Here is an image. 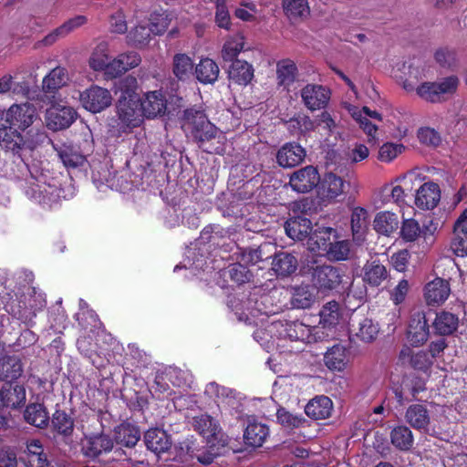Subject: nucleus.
Masks as SVG:
<instances>
[{
	"instance_id": "5fc2aeb1",
	"label": "nucleus",
	"mask_w": 467,
	"mask_h": 467,
	"mask_svg": "<svg viewBox=\"0 0 467 467\" xmlns=\"http://www.w3.org/2000/svg\"><path fill=\"white\" fill-rule=\"evenodd\" d=\"M153 30L148 26H137L128 34V41L135 47H142L149 43Z\"/></svg>"
},
{
	"instance_id": "473e14b6",
	"label": "nucleus",
	"mask_w": 467,
	"mask_h": 467,
	"mask_svg": "<svg viewBox=\"0 0 467 467\" xmlns=\"http://www.w3.org/2000/svg\"><path fill=\"white\" fill-rule=\"evenodd\" d=\"M298 74L296 63L289 59H282L276 64V79L278 87L289 91Z\"/></svg>"
},
{
	"instance_id": "dca6fc26",
	"label": "nucleus",
	"mask_w": 467,
	"mask_h": 467,
	"mask_svg": "<svg viewBox=\"0 0 467 467\" xmlns=\"http://www.w3.org/2000/svg\"><path fill=\"white\" fill-rule=\"evenodd\" d=\"M398 364L415 370L426 371L431 367L432 360L427 352H414L410 347L403 346L398 357Z\"/></svg>"
},
{
	"instance_id": "f8f14e48",
	"label": "nucleus",
	"mask_w": 467,
	"mask_h": 467,
	"mask_svg": "<svg viewBox=\"0 0 467 467\" xmlns=\"http://www.w3.org/2000/svg\"><path fill=\"white\" fill-rule=\"evenodd\" d=\"M320 175L316 167L308 165L294 171L289 177V185L293 191L306 193L318 186Z\"/></svg>"
},
{
	"instance_id": "bf43d9fd",
	"label": "nucleus",
	"mask_w": 467,
	"mask_h": 467,
	"mask_svg": "<svg viewBox=\"0 0 467 467\" xmlns=\"http://www.w3.org/2000/svg\"><path fill=\"white\" fill-rule=\"evenodd\" d=\"M368 211L363 207H355L351 213V230L353 234H363L368 226Z\"/></svg>"
},
{
	"instance_id": "6e6d98bb",
	"label": "nucleus",
	"mask_w": 467,
	"mask_h": 467,
	"mask_svg": "<svg viewBox=\"0 0 467 467\" xmlns=\"http://www.w3.org/2000/svg\"><path fill=\"white\" fill-rule=\"evenodd\" d=\"M451 248L457 256H467V228L453 227Z\"/></svg>"
},
{
	"instance_id": "37998d69",
	"label": "nucleus",
	"mask_w": 467,
	"mask_h": 467,
	"mask_svg": "<svg viewBox=\"0 0 467 467\" xmlns=\"http://www.w3.org/2000/svg\"><path fill=\"white\" fill-rule=\"evenodd\" d=\"M390 441L396 449L408 451L414 444V436L410 427L398 425L390 431Z\"/></svg>"
},
{
	"instance_id": "4c0bfd02",
	"label": "nucleus",
	"mask_w": 467,
	"mask_h": 467,
	"mask_svg": "<svg viewBox=\"0 0 467 467\" xmlns=\"http://www.w3.org/2000/svg\"><path fill=\"white\" fill-rule=\"evenodd\" d=\"M386 267L379 261H368L362 268V279L365 284L377 287L387 278Z\"/></svg>"
},
{
	"instance_id": "f704fd0d",
	"label": "nucleus",
	"mask_w": 467,
	"mask_h": 467,
	"mask_svg": "<svg viewBox=\"0 0 467 467\" xmlns=\"http://www.w3.org/2000/svg\"><path fill=\"white\" fill-rule=\"evenodd\" d=\"M23 373V364L16 356H4L0 358V380L9 383L16 380Z\"/></svg>"
},
{
	"instance_id": "052dcab7",
	"label": "nucleus",
	"mask_w": 467,
	"mask_h": 467,
	"mask_svg": "<svg viewBox=\"0 0 467 467\" xmlns=\"http://www.w3.org/2000/svg\"><path fill=\"white\" fill-rule=\"evenodd\" d=\"M349 246L346 241L331 242L327 251L324 253L328 259L333 261H343L348 259Z\"/></svg>"
},
{
	"instance_id": "c756f323",
	"label": "nucleus",
	"mask_w": 467,
	"mask_h": 467,
	"mask_svg": "<svg viewBox=\"0 0 467 467\" xmlns=\"http://www.w3.org/2000/svg\"><path fill=\"white\" fill-rule=\"evenodd\" d=\"M332 410V400L327 396L320 395L308 401L305 412L313 420H325L331 416Z\"/></svg>"
},
{
	"instance_id": "f03ea898",
	"label": "nucleus",
	"mask_w": 467,
	"mask_h": 467,
	"mask_svg": "<svg viewBox=\"0 0 467 467\" xmlns=\"http://www.w3.org/2000/svg\"><path fill=\"white\" fill-rule=\"evenodd\" d=\"M116 109L117 127L120 132H130L143 122L140 95L134 89L127 88L121 91Z\"/></svg>"
},
{
	"instance_id": "9d476101",
	"label": "nucleus",
	"mask_w": 467,
	"mask_h": 467,
	"mask_svg": "<svg viewBox=\"0 0 467 467\" xmlns=\"http://www.w3.org/2000/svg\"><path fill=\"white\" fill-rule=\"evenodd\" d=\"M302 102L310 111L325 109L331 97V90L320 84H306L300 91Z\"/></svg>"
},
{
	"instance_id": "4be33fe9",
	"label": "nucleus",
	"mask_w": 467,
	"mask_h": 467,
	"mask_svg": "<svg viewBox=\"0 0 467 467\" xmlns=\"http://www.w3.org/2000/svg\"><path fill=\"white\" fill-rule=\"evenodd\" d=\"M24 453L26 455L24 461L26 467H54L47 460V455L39 440L32 439L27 441Z\"/></svg>"
},
{
	"instance_id": "a19ab883",
	"label": "nucleus",
	"mask_w": 467,
	"mask_h": 467,
	"mask_svg": "<svg viewBox=\"0 0 467 467\" xmlns=\"http://www.w3.org/2000/svg\"><path fill=\"white\" fill-rule=\"evenodd\" d=\"M400 221L398 215L389 211L379 212L374 219V229L383 235H390L399 228Z\"/></svg>"
},
{
	"instance_id": "393cba45",
	"label": "nucleus",
	"mask_w": 467,
	"mask_h": 467,
	"mask_svg": "<svg viewBox=\"0 0 467 467\" xmlns=\"http://www.w3.org/2000/svg\"><path fill=\"white\" fill-rule=\"evenodd\" d=\"M459 322V317L456 314L446 310L437 312L432 322L434 334L443 337L453 335L458 329Z\"/></svg>"
},
{
	"instance_id": "79ce46f5",
	"label": "nucleus",
	"mask_w": 467,
	"mask_h": 467,
	"mask_svg": "<svg viewBox=\"0 0 467 467\" xmlns=\"http://www.w3.org/2000/svg\"><path fill=\"white\" fill-rule=\"evenodd\" d=\"M271 248H273L271 244H264L255 248H241L239 258L244 264L254 265L272 257L269 253Z\"/></svg>"
},
{
	"instance_id": "7ed1b4c3",
	"label": "nucleus",
	"mask_w": 467,
	"mask_h": 467,
	"mask_svg": "<svg viewBox=\"0 0 467 467\" xmlns=\"http://www.w3.org/2000/svg\"><path fill=\"white\" fill-rule=\"evenodd\" d=\"M192 425L193 430L198 432L212 450L215 446L224 447L227 444V439L217 420L207 413H202L192 418Z\"/></svg>"
},
{
	"instance_id": "4d7b16f0",
	"label": "nucleus",
	"mask_w": 467,
	"mask_h": 467,
	"mask_svg": "<svg viewBox=\"0 0 467 467\" xmlns=\"http://www.w3.org/2000/svg\"><path fill=\"white\" fill-rule=\"evenodd\" d=\"M215 5V24L220 28L230 30L231 16L226 5V0H210Z\"/></svg>"
},
{
	"instance_id": "72a5a7b5",
	"label": "nucleus",
	"mask_w": 467,
	"mask_h": 467,
	"mask_svg": "<svg viewBox=\"0 0 467 467\" xmlns=\"http://www.w3.org/2000/svg\"><path fill=\"white\" fill-rule=\"evenodd\" d=\"M285 230L291 239L302 241L308 237L312 231V223L305 216H295L285 222Z\"/></svg>"
},
{
	"instance_id": "4468645a",
	"label": "nucleus",
	"mask_w": 467,
	"mask_h": 467,
	"mask_svg": "<svg viewBox=\"0 0 467 467\" xmlns=\"http://www.w3.org/2000/svg\"><path fill=\"white\" fill-rule=\"evenodd\" d=\"M306 156V150L297 142H286L275 154L277 164L285 169L294 168L302 163Z\"/></svg>"
},
{
	"instance_id": "e2e57ef3",
	"label": "nucleus",
	"mask_w": 467,
	"mask_h": 467,
	"mask_svg": "<svg viewBox=\"0 0 467 467\" xmlns=\"http://www.w3.org/2000/svg\"><path fill=\"white\" fill-rule=\"evenodd\" d=\"M229 276L237 285H243L251 280L253 274L246 265L241 263L233 264L228 269Z\"/></svg>"
},
{
	"instance_id": "cd10ccee",
	"label": "nucleus",
	"mask_w": 467,
	"mask_h": 467,
	"mask_svg": "<svg viewBox=\"0 0 467 467\" xmlns=\"http://www.w3.org/2000/svg\"><path fill=\"white\" fill-rule=\"evenodd\" d=\"M52 431L63 438H70L73 435L75 420L66 410L57 409L50 417Z\"/></svg>"
},
{
	"instance_id": "aec40b11",
	"label": "nucleus",
	"mask_w": 467,
	"mask_h": 467,
	"mask_svg": "<svg viewBox=\"0 0 467 467\" xmlns=\"http://www.w3.org/2000/svg\"><path fill=\"white\" fill-rule=\"evenodd\" d=\"M141 62L140 54L136 51H128L119 54L109 64V78L120 77L127 71L135 68Z\"/></svg>"
},
{
	"instance_id": "c03bdc74",
	"label": "nucleus",
	"mask_w": 467,
	"mask_h": 467,
	"mask_svg": "<svg viewBox=\"0 0 467 467\" xmlns=\"http://www.w3.org/2000/svg\"><path fill=\"white\" fill-rule=\"evenodd\" d=\"M194 65L192 59L184 53H178L172 58V73L180 81L190 79L193 73Z\"/></svg>"
},
{
	"instance_id": "09e8293b",
	"label": "nucleus",
	"mask_w": 467,
	"mask_h": 467,
	"mask_svg": "<svg viewBox=\"0 0 467 467\" xmlns=\"http://www.w3.org/2000/svg\"><path fill=\"white\" fill-rule=\"evenodd\" d=\"M244 48V37L243 35L237 34L234 36L227 39L223 44L222 49V57L225 62H231L239 60L238 55Z\"/></svg>"
},
{
	"instance_id": "412c9836",
	"label": "nucleus",
	"mask_w": 467,
	"mask_h": 467,
	"mask_svg": "<svg viewBox=\"0 0 467 467\" xmlns=\"http://www.w3.org/2000/svg\"><path fill=\"white\" fill-rule=\"evenodd\" d=\"M450 293L449 282L440 277L429 282L424 287V297L429 306L442 304Z\"/></svg>"
},
{
	"instance_id": "5701e85b",
	"label": "nucleus",
	"mask_w": 467,
	"mask_h": 467,
	"mask_svg": "<svg viewBox=\"0 0 467 467\" xmlns=\"http://www.w3.org/2000/svg\"><path fill=\"white\" fill-rule=\"evenodd\" d=\"M269 436V427L255 419L248 420V423L244 431V443L253 448L263 446Z\"/></svg>"
},
{
	"instance_id": "338daca9",
	"label": "nucleus",
	"mask_w": 467,
	"mask_h": 467,
	"mask_svg": "<svg viewBox=\"0 0 467 467\" xmlns=\"http://www.w3.org/2000/svg\"><path fill=\"white\" fill-rule=\"evenodd\" d=\"M418 139L420 143L433 147L439 146L441 141L440 133L430 127H423L419 129Z\"/></svg>"
},
{
	"instance_id": "6e6552de",
	"label": "nucleus",
	"mask_w": 467,
	"mask_h": 467,
	"mask_svg": "<svg viewBox=\"0 0 467 467\" xmlns=\"http://www.w3.org/2000/svg\"><path fill=\"white\" fill-rule=\"evenodd\" d=\"M37 118L36 109L33 105L29 103L14 104L6 111L5 122L9 126L24 131L32 126Z\"/></svg>"
},
{
	"instance_id": "0eeeda50",
	"label": "nucleus",
	"mask_w": 467,
	"mask_h": 467,
	"mask_svg": "<svg viewBox=\"0 0 467 467\" xmlns=\"http://www.w3.org/2000/svg\"><path fill=\"white\" fill-rule=\"evenodd\" d=\"M0 147L5 151L11 152L13 156H16L21 160L23 164L28 168L22 157V152L25 150H31L32 147L16 129L11 126H3L0 128Z\"/></svg>"
},
{
	"instance_id": "423d86ee",
	"label": "nucleus",
	"mask_w": 467,
	"mask_h": 467,
	"mask_svg": "<svg viewBox=\"0 0 467 467\" xmlns=\"http://www.w3.org/2000/svg\"><path fill=\"white\" fill-rule=\"evenodd\" d=\"M406 422L416 431L435 437L441 438V431L435 427H430L431 415L427 407L423 404L410 405L405 412Z\"/></svg>"
},
{
	"instance_id": "39448f33",
	"label": "nucleus",
	"mask_w": 467,
	"mask_h": 467,
	"mask_svg": "<svg viewBox=\"0 0 467 467\" xmlns=\"http://www.w3.org/2000/svg\"><path fill=\"white\" fill-rule=\"evenodd\" d=\"M114 448V440L104 432L84 435L80 443L82 455L91 461H97Z\"/></svg>"
},
{
	"instance_id": "3c124183",
	"label": "nucleus",
	"mask_w": 467,
	"mask_h": 467,
	"mask_svg": "<svg viewBox=\"0 0 467 467\" xmlns=\"http://www.w3.org/2000/svg\"><path fill=\"white\" fill-rule=\"evenodd\" d=\"M320 324L323 327H336L341 318L340 306L336 301H330L323 306L319 313Z\"/></svg>"
},
{
	"instance_id": "9b49d317",
	"label": "nucleus",
	"mask_w": 467,
	"mask_h": 467,
	"mask_svg": "<svg viewBox=\"0 0 467 467\" xmlns=\"http://www.w3.org/2000/svg\"><path fill=\"white\" fill-rule=\"evenodd\" d=\"M80 101L86 109L98 113L111 105L112 97L107 88L92 85L80 94Z\"/></svg>"
},
{
	"instance_id": "8fccbe9b",
	"label": "nucleus",
	"mask_w": 467,
	"mask_h": 467,
	"mask_svg": "<svg viewBox=\"0 0 467 467\" xmlns=\"http://www.w3.org/2000/svg\"><path fill=\"white\" fill-rule=\"evenodd\" d=\"M108 48L104 44H99L92 52L88 64L95 71H104L109 77V64Z\"/></svg>"
},
{
	"instance_id": "ddd939ff",
	"label": "nucleus",
	"mask_w": 467,
	"mask_h": 467,
	"mask_svg": "<svg viewBox=\"0 0 467 467\" xmlns=\"http://www.w3.org/2000/svg\"><path fill=\"white\" fill-rule=\"evenodd\" d=\"M140 107L143 118L153 119L162 116L167 109L166 96L161 90L149 91L143 98L140 97Z\"/></svg>"
},
{
	"instance_id": "58836bf2",
	"label": "nucleus",
	"mask_w": 467,
	"mask_h": 467,
	"mask_svg": "<svg viewBox=\"0 0 467 467\" xmlns=\"http://www.w3.org/2000/svg\"><path fill=\"white\" fill-rule=\"evenodd\" d=\"M272 269L277 275L288 276L297 269V259L287 252L275 253L272 262Z\"/></svg>"
},
{
	"instance_id": "774afa93",
	"label": "nucleus",
	"mask_w": 467,
	"mask_h": 467,
	"mask_svg": "<svg viewBox=\"0 0 467 467\" xmlns=\"http://www.w3.org/2000/svg\"><path fill=\"white\" fill-rule=\"evenodd\" d=\"M436 62L442 67L451 68L455 66L456 53L447 47L440 48L434 55Z\"/></svg>"
},
{
	"instance_id": "a18cd8bd",
	"label": "nucleus",
	"mask_w": 467,
	"mask_h": 467,
	"mask_svg": "<svg viewBox=\"0 0 467 467\" xmlns=\"http://www.w3.org/2000/svg\"><path fill=\"white\" fill-rule=\"evenodd\" d=\"M282 5L285 16L291 21L304 20L310 15L307 0H283Z\"/></svg>"
},
{
	"instance_id": "603ef678",
	"label": "nucleus",
	"mask_w": 467,
	"mask_h": 467,
	"mask_svg": "<svg viewBox=\"0 0 467 467\" xmlns=\"http://www.w3.org/2000/svg\"><path fill=\"white\" fill-rule=\"evenodd\" d=\"M315 297L308 285H300L294 288L290 300L293 308L306 309L314 303Z\"/></svg>"
},
{
	"instance_id": "69168bd1",
	"label": "nucleus",
	"mask_w": 467,
	"mask_h": 467,
	"mask_svg": "<svg viewBox=\"0 0 467 467\" xmlns=\"http://www.w3.org/2000/svg\"><path fill=\"white\" fill-rule=\"evenodd\" d=\"M404 146L391 142L384 143L379 150V160L384 162H390L402 152Z\"/></svg>"
},
{
	"instance_id": "b1692460",
	"label": "nucleus",
	"mask_w": 467,
	"mask_h": 467,
	"mask_svg": "<svg viewBox=\"0 0 467 467\" xmlns=\"http://www.w3.org/2000/svg\"><path fill=\"white\" fill-rule=\"evenodd\" d=\"M54 148L59 160L67 170L81 169L86 165V156L75 146L64 143Z\"/></svg>"
},
{
	"instance_id": "c9c22d12",
	"label": "nucleus",
	"mask_w": 467,
	"mask_h": 467,
	"mask_svg": "<svg viewBox=\"0 0 467 467\" xmlns=\"http://www.w3.org/2000/svg\"><path fill=\"white\" fill-rule=\"evenodd\" d=\"M344 181L335 173H326L318 184V193L326 199H335L344 192Z\"/></svg>"
},
{
	"instance_id": "6ab92c4d",
	"label": "nucleus",
	"mask_w": 467,
	"mask_h": 467,
	"mask_svg": "<svg viewBox=\"0 0 467 467\" xmlns=\"http://www.w3.org/2000/svg\"><path fill=\"white\" fill-rule=\"evenodd\" d=\"M143 441L146 448L156 455L168 451L171 447V435L160 428L149 429L144 433Z\"/></svg>"
},
{
	"instance_id": "de8ad7c7",
	"label": "nucleus",
	"mask_w": 467,
	"mask_h": 467,
	"mask_svg": "<svg viewBox=\"0 0 467 467\" xmlns=\"http://www.w3.org/2000/svg\"><path fill=\"white\" fill-rule=\"evenodd\" d=\"M324 361L330 370L341 371L347 365V354L344 347L335 345L325 354Z\"/></svg>"
},
{
	"instance_id": "1a4fd4ad",
	"label": "nucleus",
	"mask_w": 467,
	"mask_h": 467,
	"mask_svg": "<svg viewBox=\"0 0 467 467\" xmlns=\"http://www.w3.org/2000/svg\"><path fill=\"white\" fill-rule=\"evenodd\" d=\"M340 268L332 265H318L314 268L312 281L314 285L322 293L336 290L342 283Z\"/></svg>"
},
{
	"instance_id": "2f4dec72",
	"label": "nucleus",
	"mask_w": 467,
	"mask_h": 467,
	"mask_svg": "<svg viewBox=\"0 0 467 467\" xmlns=\"http://www.w3.org/2000/svg\"><path fill=\"white\" fill-rule=\"evenodd\" d=\"M24 419L28 424L39 429L47 428L50 420L46 406L39 402L26 405L24 410Z\"/></svg>"
},
{
	"instance_id": "0e129e2a",
	"label": "nucleus",
	"mask_w": 467,
	"mask_h": 467,
	"mask_svg": "<svg viewBox=\"0 0 467 467\" xmlns=\"http://www.w3.org/2000/svg\"><path fill=\"white\" fill-rule=\"evenodd\" d=\"M171 19L166 12L155 11L150 15V26L154 35H162L168 28Z\"/></svg>"
},
{
	"instance_id": "864d4df0",
	"label": "nucleus",
	"mask_w": 467,
	"mask_h": 467,
	"mask_svg": "<svg viewBox=\"0 0 467 467\" xmlns=\"http://www.w3.org/2000/svg\"><path fill=\"white\" fill-rule=\"evenodd\" d=\"M285 336L291 340L305 341L310 337V328L299 321L289 322L285 324Z\"/></svg>"
},
{
	"instance_id": "c85d7f7f",
	"label": "nucleus",
	"mask_w": 467,
	"mask_h": 467,
	"mask_svg": "<svg viewBox=\"0 0 467 467\" xmlns=\"http://www.w3.org/2000/svg\"><path fill=\"white\" fill-rule=\"evenodd\" d=\"M3 408H18L26 402V389L23 385L4 383L1 388Z\"/></svg>"
},
{
	"instance_id": "a878e982",
	"label": "nucleus",
	"mask_w": 467,
	"mask_h": 467,
	"mask_svg": "<svg viewBox=\"0 0 467 467\" xmlns=\"http://www.w3.org/2000/svg\"><path fill=\"white\" fill-rule=\"evenodd\" d=\"M140 439L138 426L129 421H123L114 428V441L120 445L133 448Z\"/></svg>"
},
{
	"instance_id": "f3484780",
	"label": "nucleus",
	"mask_w": 467,
	"mask_h": 467,
	"mask_svg": "<svg viewBox=\"0 0 467 467\" xmlns=\"http://www.w3.org/2000/svg\"><path fill=\"white\" fill-rule=\"evenodd\" d=\"M430 335L429 320L422 311L414 313L410 321L408 339L414 346L423 345Z\"/></svg>"
},
{
	"instance_id": "e433bc0d",
	"label": "nucleus",
	"mask_w": 467,
	"mask_h": 467,
	"mask_svg": "<svg viewBox=\"0 0 467 467\" xmlns=\"http://www.w3.org/2000/svg\"><path fill=\"white\" fill-rule=\"evenodd\" d=\"M220 69L214 60L209 57L202 58L194 67L197 80L203 84H213L217 81Z\"/></svg>"
},
{
	"instance_id": "a211bd4d",
	"label": "nucleus",
	"mask_w": 467,
	"mask_h": 467,
	"mask_svg": "<svg viewBox=\"0 0 467 467\" xmlns=\"http://www.w3.org/2000/svg\"><path fill=\"white\" fill-rule=\"evenodd\" d=\"M441 199V190L437 183L429 182L423 183L416 192L415 205L422 211L434 209Z\"/></svg>"
},
{
	"instance_id": "49530a36",
	"label": "nucleus",
	"mask_w": 467,
	"mask_h": 467,
	"mask_svg": "<svg viewBox=\"0 0 467 467\" xmlns=\"http://www.w3.org/2000/svg\"><path fill=\"white\" fill-rule=\"evenodd\" d=\"M68 80L67 72L64 67H57L47 75L42 83L43 90L47 93H54L65 86Z\"/></svg>"
},
{
	"instance_id": "7c9ffc66",
	"label": "nucleus",
	"mask_w": 467,
	"mask_h": 467,
	"mask_svg": "<svg viewBox=\"0 0 467 467\" xmlns=\"http://www.w3.org/2000/svg\"><path fill=\"white\" fill-rule=\"evenodd\" d=\"M334 230L330 227H318L311 231L307 237V246L311 252L323 255L330 245L331 234Z\"/></svg>"
},
{
	"instance_id": "ea45409f",
	"label": "nucleus",
	"mask_w": 467,
	"mask_h": 467,
	"mask_svg": "<svg viewBox=\"0 0 467 467\" xmlns=\"http://www.w3.org/2000/svg\"><path fill=\"white\" fill-rule=\"evenodd\" d=\"M379 330V325L371 318L363 317L359 319L357 326L352 324L351 335L360 341L369 343L376 339Z\"/></svg>"
},
{
	"instance_id": "bb28decb",
	"label": "nucleus",
	"mask_w": 467,
	"mask_h": 467,
	"mask_svg": "<svg viewBox=\"0 0 467 467\" xmlns=\"http://www.w3.org/2000/svg\"><path fill=\"white\" fill-rule=\"evenodd\" d=\"M254 77V69L252 64L245 60H235L228 69L230 81L240 86H247Z\"/></svg>"
},
{
	"instance_id": "13d9d810",
	"label": "nucleus",
	"mask_w": 467,
	"mask_h": 467,
	"mask_svg": "<svg viewBox=\"0 0 467 467\" xmlns=\"http://www.w3.org/2000/svg\"><path fill=\"white\" fill-rule=\"evenodd\" d=\"M400 234L405 242L416 241L420 235V226L418 221L413 218L403 220Z\"/></svg>"
},
{
	"instance_id": "20e7f679",
	"label": "nucleus",
	"mask_w": 467,
	"mask_h": 467,
	"mask_svg": "<svg viewBox=\"0 0 467 467\" xmlns=\"http://www.w3.org/2000/svg\"><path fill=\"white\" fill-rule=\"evenodd\" d=\"M459 80L450 76L440 82H423L416 88L417 95L425 101L438 103L442 101L443 95L453 94L458 88Z\"/></svg>"
},
{
	"instance_id": "2eb2a0df",
	"label": "nucleus",
	"mask_w": 467,
	"mask_h": 467,
	"mask_svg": "<svg viewBox=\"0 0 467 467\" xmlns=\"http://www.w3.org/2000/svg\"><path fill=\"white\" fill-rule=\"evenodd\" d=\"M76 117L77 112L71 107H52L46 113L47 126L54 131L62 130L70 127Z\"/></svg>"
},
{
	"instance_id": "680f3d73",
	"label": "nucleus",
	"mask_w": 467,
	"mask_h": 467,
	"mask_svg": "<svg viewBox=\"0 0 467 467\" xmlns=\"http://www.w3.org/2000/svg\"><path fill=\"white\" fill-rule=\"evenodd\" d=\"M276 418L278 423L290 429L298 428L306 421V419L303 416L292 414L285 408L277 410Z\"/></svg>"
},
{
	"instance_id": "f257e3e1",
	"label": "nucleus",
	"mask_w": 467,
	"mask_h": 467,
	"mask_svg": "<svg viewBox=\"0 0 467 467\" xmlns=\"http://www.w3.org/2000/svg\"><path fill=\"white\" fill-rule=\"evenodd\" d=\"M182 127L202 151L209 154L223 153L225 137L201 108L192 107L183 111Z\"/></svg>"
}]
</instances>
